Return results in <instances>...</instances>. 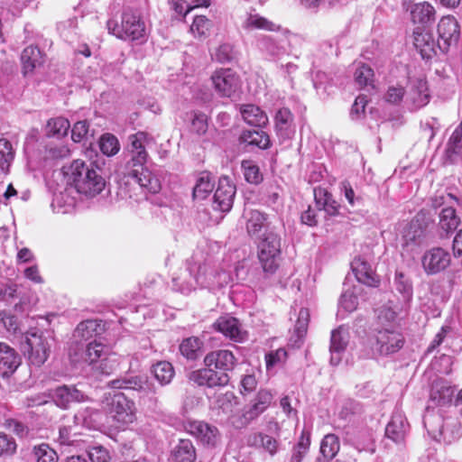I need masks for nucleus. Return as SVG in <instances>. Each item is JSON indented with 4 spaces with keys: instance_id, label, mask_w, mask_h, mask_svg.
<instances>
[{
    "instance_id": "f257e3e1",
    "label": "nucleus",
    "mask_w": 462,
    "mask_h": 462,
    "mask_svg": "<svg viewBox=\"0 0 462 462\" xmlns=\"http://www.w3.org/2000/svg\"><path fill=\"white\" fill-rule=\"evenodd\" d=\"M204 363L207 367L191 372L189 379L199 386L221 387L229 383L228 373L234 369L236 359L231 351L219 349L207 354Z\"/></svg>"
},
{
    "instance_id": "f03ea898",
    "label": "nucleus",
    "mask_w": 462,
    "mask_h": 462,
    "mask_svg": "<svg viewBox=\"0 0 462 462\" xmlns=\"http://www.w3.org/2000/svg\"><path fill=\"white\" fill-rule=\"evenodd\" d=\"M376 349L381 355L398 352L404 344V337L396 323V312L387 306L378 310L375 328Z\"/></svg>"
},
{
    "instance_id": "7ed1b4c3",
    "label": "nucleus",
    "mask_w": 462,
    "mask_h": 462,
    "mask_svg": "<svg viewBox=\"0 0 462 462\" xmlns=\"http://www.w3.org/2000/svg\"><path fill=\"white\" fill-rule=\"evenodd\" d=\"M64 174L68 184L73 186L79 193L94 197L106 186L105 179L97 171L93 162L75 160L65 168Z\"/></svg>"
},
{
    "instance_id": "20e7f679",
    "label": "nucleus",
    "mask_w": 462,
    "mask_h": 462,
    "mask_svg": "<svg viewBox=\"0 0 462 462\" xmlns=\"http://www.w3.org/2000/svg\"><path fill=\"white\" fill-rule=\"evenodd\" d=\"M106 27L109 33L118 39L137 41L145 37L146 28L139 14L132 9H126L122 14L121 24L115 20H108Z\"/></svg>"
},
{
    "instance_id": "39448f33",
    "label": "nucleus",
    "mask_w": 462,
    "mask_h": 462,
    "mask_svg": "<svg viewBox=\"0 0 462 462\" xmlns=\"http://www.w3.org/2000/svg\"><path fill=\"white\" fill-rule=\"evenodd\" d=\"M147 142L148 134L144 132H137L129 136L130 159L120 170V174L125 178H136L138 171L146 168L144 165L148 158L145 149Z\"/></svg>"
},
{
    "instance_id": "423d86ee",
    "label": "nucleus",
    "mask_w": 462,
    "mask_h": 462,
    "mask_svg": "<svg viewBox=\"0 0 462 462\" xmlns=\"http://www.w3.org/2000/svg\"><path fill=\"white\" fill-rule=\"evenodd\" d=\"M281 254V238L272 231H266L258 244V259L264 273L273 274L278 268Z\"/></svg>"
},
{
    "instance_id": "0eeeda50",
    "label": "nucleus",
    "mask_w": 462,
    "mask_h": 462,
    "mask_svg": "<svg viewBox=\"0 0 462 462\" xmlns=\"http://www.w3.org/2000/svg\"><path fill=\"white\" fill-rule=\"evenodd\" d=\"M23 350L31 365L40 367L48 359L51 345L46 337L36 331L26 332Z\"/></svg>"
},
{
    "instance_id": "6e6552de",
    "label": "nucleus",
    "mask_w": 462,
    "mask_h": 462,
    "mask_svg": "<svg viewBox=\"0 0 462 462\" xmlns=\"http://www.w3.org/2000/svg\"><path fill=\"white\" fill-rule=\"evenodd\" d=\"M106 411L118 426L128 425L135 420L134 403L122 393L106 399Z\"/></svg>"
},
{
    "instance_id": "1a4fd4ad",
    "label": "nucleus",
    "mask_w": 462,
    "mask_h": 462,
    "mask_svg": "<svg viewBox=\"0 0 462 462\" xmlns=\"http://www.w3.org/2000/svg\"><path fill=\"white\" fill-rule=\"evenodd\" d=\"M428 433L439 442L450 444L458 439V429L455 423L445 422L439 415L428 416L424 420Z\"/></svg>"
},
{
    "instance_id": "9d476101",
    "label": "nucleus",
    "mask_w": 462,
    "mask_h": 462,
    "mask_svg": "<svg viewBox=\"0 0 462 462\" xmlns=\"http://www.w3.org/2000/svg\"><path fill=\"white\" fill-rule=\"evenodd\" d=\"M236 193V188L231 180L227 176H221L213 196V209L222 213L229 212L233 207Z\"/></svg>"
},
{
    "instance_id": "9b49d317",
    "label": "nucleus",
    "mask_w": 462,
    "mask_h": 462,
    "mask_svg": "<svg viewBox=\"0 0 462 462\" xmlns=\"http://www.w3.org/2000/svg\"><path fill=\"white\" fill-rule=\"evenodd\" d=\"M50 397L61 409H69L72 403L88 401V396L84 392L78 389L75 385L66 384L51 390Z\"/></svg>"
},
{
    "instance_id": "f8f14e48",
    "label": "nucleus",
    "mask_w": 462,
    "mask_h": 462,
    "mask_svg": "<svg viewBox=\"0 0 462 462\" xmlns=\"http://www.w3.org/2000/svg\"><path fill=\"white\" fill-rule=\"evenodd\" d=\"M185 430L207 447H215L220 439L217 428L202 420L188 421Z\"/></svg>"
},
{
    "instance_id": "ddd939ff",
    "label": "nucleus",
    "mask_w": 462,
    "mask_h": 462,
    "mask_svg": "<svg viewBox=\"0 0 462 462\" xmlns=\"http://www.w3.org/2000/svg\"><path fill=\"white\" fill-rule=\"evenodd\" d=\"M438 48L447 52L449 47L457 43L460 35L459 25L452 16H444L438 24Z\"/></svg>"
},
{
    "instance_id": "4468645a",
    "label": "nucleus",
    "mask_w": 462,
    "mask_h": 462,
    "mask_svg": "<svg viewBox=\"0 0 462 462\" xmlns=\"http://www.w3.org/2000/svg\"><path fill=\"white\" fill-rule=\"evenodd\" d=\"M211 81L215 91L220 97H231L238 88V76L230 69L216 70L211 75Z\"/></svg>"
},
{
    "instance_id": "2eb2a0df",
    "label": "nucleus",
    "mask_w": 462,
    "mask_h": 462,
    "mask_svg": "<svg viewBox=\"0 0 462 462\" xmlns=\"http://www.w3.org/2000/svg\"><path fill=\"white\" fill-rule=\"evenodd\" d=\"M450 254L440 247H435L425 252L421 258L423 270L429 275L437 274L450 264Z\"/></svg>"
},
{
    "instance_id": "dca6fc26",
    "label": "nucleus",
    "mask_w": 462,
    "mask_h": 462,
    "mask_svg": "<svg viewBox=\"0 0 462 462\" xmlns=\"http://www.w3.org/2000/svg\"><path fill=\"white\" fill-rule=\"evenodd\" d=\"M213 328L235 342H244L247 338V332L235 317L230 315L220 316L214 323Z\"/></svg>"
},
{
    "instance_id": "f3484780",
    "label": "nucleus",
    "mask_w": 462,
    "mask_h": 462,
    "mask_svg": "<svg viewBox=\"0 0 462 462\" xmlns=\"http://www.w3.org/2000/svg\"><path fill=\"white\" fill-rule=\"evenodd\" d=\"M21 71L24 77H32L45 62V54L36 45L24 48L20 56Z\"/></svg>"
},
{
    "instance_id": "a211bd4d",
    "label": "nucleus",
    "mask_w": 462,
    "mask_h": 462,
    "mask_svg": "<svg viewBox=\"0 0 462 462\" xmlns=\"http://www.w3.org/2000/svg\"><path fill=\"white\" fill-rule=\"evenodd\" d=\"M462 160V121L448 138L442 162L444 165L457 164Z\"/></svg>"
},
{
    "instance_id": "6ab92c4d",
    "label": "nucleus",
    "mask_w": 462,
    "mask_h": 462,
    "mask_svg": "<svg viewBox=\"0 0 462 462\" xmlns=\"http://www.w3.org/2000/svg\"><path fill=\"white\" fill-rule=\"evenodd\" d=\"M274 128L281 142L292 139L295 134L294 116L289 108L282 107L276 112Z\"/></svg>"
},
{
    "instance_id": "aec40b11",
    "label": "nucleus",
    "mask_w": 462,
    "mask_h": 462,
    "mask_svg": "<svg viewBox=\"0 0 462 462\" xmlns=\"http://www.w3.org/2000/svg\"><path fill=\"white\" fill-rule=\"evenodd\" d=\"M109 384L115 389L134 390L144 394H154L156 393L155 385L146 376L135 375L116 379L111 381Z\"/></svg>"
},
{
    "instance_id": "412c9836",
    "label": "nucleus",
    "mask_w": 462,
    "mask_h": 462,
    "mask_svg": "<svg viewBox=\"0 0 462 462\" xmlns=\"http://www.w3.org/2000/svg\"><path fill=\"white\" fill-rule=\"evenodd\" d=\"M349 337L348 330L342 326L332 330L329 346L331 365H337L341 362L348 345Z\"/></svg>"
},
{
    "instance_id": "4be33fe9",
    "label": "nucleus",
    "mask_w": 462,
    "mask_h": 462,
    "mask_svg": "<svg viewBox=\"0 0 462 462\" xmlns=\"http://www.w3.org/2000/svg\"><path fill=\"white\" fill-rule=\"evenodd\" d=\"M22 362L17 351L4 342H0V375L9 377L12 375Z\"/></svg>"
},
{
    "instance_id": "5701e85b",
    "label": "nucleus",
    "mask_w": 462,
    "mask_h": 462,
    "mask_svg": "<svg viewBox=\"0 0 462 462\" xmlns=\"http://www.w3.org/2000/svg\"><path fill=\"white\" fill-rule=\"evenodd\" d=\"M414 46L423 59H430L436 54L438 42H436L432 34L424 28L418 27L413 32Z\"/></svg>"
},
{
    "instance_id": "b1692460",
    "label": "nucleus",
    "mask_w": 462,
    "mask_h": 462,
    "mask_svg": "<svg viewBox=\"0 0 462 462\" xmlns=\"http://www.w3.org/2000/svg\"><path fill=\"white\" fill-rule=\"evenodd\" d=\"M352 270L359 283L369 287H377L380 283L379 277L375 274L369 263L358 257L352 262Z\"/></svg>"
},
{
    "instance_id": "393cba45",
    "label": "nucleus",
    "mask_w": 462,
    "mask_h": 462,
    "mask_svg": "<svg viewBox=\"0 0 462 462\" xmlns=\"http://www.w3.org/2000/svg\"><path fill=\"white\" fill-rule=\"evenodd\" d=\"M454 393V387L445 380L439 379L431 384L430 401L434 405L443 406L451 402Z\"/></svg>"
},
{
    "instance_id": "a878e982",
    "label": "nucleus",
    "mask_w": 462,
    "mask_h": 462,
    "mask_svg": "<svg viewBox=\"0 0 462 462\" xmlns=\"http://www.w3.org/2000/svg\"><path fill=\"white\" fill-rule=\"evenodd\" d=\"M407 428L404 417L395 413L385 428V436L397 444L402 443L405 439Z\"/></svg>"
},
{
    "instance_id": "bb28decb",
    "label": "nucleus",
    "mask_w": 462,
    "mask_h": 462,
    "mask_svg": "<svg viewBox=\"0 0 462 462\" xmlns=\"http://www.w3.org/2000/svg\"><path fill=\"white\" fill-rule=\"evenodd\" d=\"M240 112L244 121L253 126L263 127L268 123V116L259 106L247 104L243 105Z\"/></svg>"
},
{
    "instance_id": "cd10ccee",
    "label": "nucleus",
    "mask_w": 462,
    "mask_h": 462,
    "mask_svg": "<svg viewBox=\"0 0 462 462\" xmlns=\"http://www.w3.org/2000/svg\"><path fill=\"white\" fill-rule=\"evenodd\" d=\"M273 395L267 390H261L257 393L251 403L245 406L248 415L254 421L263 413L272 403Z\"/></svg>"
},
{
    "instance_id": "c85d7f7f",
    "label": "nucleus",
    "mask_w": 462,
    "mask_h": 462,
    "mask_svg": "<svg viewBox=\"0 0 462 462\" xmlns=\"http://www.w3.org/2000/svg\"><path fill=\"white\" fill-rule=\"evenodd\" d=\"M459 224L460 218L454 208L448 206L441 209L439 214V227L441 234L444 233L448 236L458 227Z\"/></svg>"
},
{
    "instance_id": "c756f323",
    "label": "nucleus",
    "mask_w": 462,
    "mask_h": 462,
    "mask_svg": "<svg viewBox=\"0 0 462 462\" xmlns=\"http://www.w3.org/2000/svg\"><path fill=\"white\" fill-rule=\"evenodd\" d=\"M246 231L252 237H259L260 232L267 227V215L259 210H249L245 213Z\"/></svg>"
},
{
    "instance_id": "7c9ffc66",
    "label": "nucleus",
    "mask_w": 462,
    "mask_h": 462,
    "mask_svg": "<svg viewBox=\"0 0 462 462\" xmlns=\"http://www.w3.org/2000/svg\"><path fill=\"white\" fill-rule=\"evenodd\" d=\"M411 20L414 23L426 26L435 20V9L428 2L415 4L411 9Z\"/></svg>"
},
{
    "instance_id": "2f4dec72",
    "label": "nucleus",
    "mask_w": 462,
    "mask_h": 462,
    "mask_svg": "<svg viewBox=\"0 0 462 462\" xmlns=\"http://www.w3.org/2000/svg\"><path fill=\"white\" fill-rule=\"evenodd\" d=\"M173 462H195L197 458L196 448L189 439H180L171 450Z\"/></svg>"
},
{
    "instance_id": "473e14b6",
    "label": "nucleus",
    "mask_w": 462,
    "mask_h": 462,
    "mask_svg": "<svg viewBox=\"0 0 462 462\" xmlns=\"http://www.w3.org/2000/svg\"><path fill=\"white\" fill-rule=\"evenodd\" d=\"M240 143L255 146L260 149H268L271 145L269 135L262 130H245L240 135Z\"/></svg>"
},
{
    "instance_id": "72a5a7b5",
    "label": "nucleus",
    "mask_w": 462,
    "mask_h": 462,
    "mask_svg": "<svg viewBox=\"0 0 462 462\" xmlns=\"http://www.w3.org/2000/svg\"><path fill=\"white\" fill-rule=\"evenodd\" d=\"M215 187V178L208 172H200L193 188V198L198 199H206Z\"/></svg>"
},
{
    "instance_id": "f704fd0d",
    "label": "nucleus",
    "mask_w": 462,
    "mask_h": 462,
    "mask_svg": "<svg viewBox=\"0 0 462 462\" xmlns=\"http://www.w3.org/2000/svg\"><path fill=\"white\" fill-rule=\"evenodd\" d=\"M393 284L395 290L402 295L404 302H409L412 299V282L403 271L396 270Z\"/></svg>"
},
{
    "instance_id": "c9c22d12",
    "label": "nucleus",
    "mask_w": 462,
    "mask_h": 462,
    "mask_svg": "<svg viewBox=\"0 0 462 462\" xmlns=\"http://www.w3.org/2000/svg\"><path fill=\"white\" fill-rule=\"evenodd\" d=\"M361 291L360 285L350 287L346 282L344 283V291L339 300V305L347 312L356 310L358 305L357 294Z\"/></svg>"
},
{
    "instance_id": "e433bc0d",
    "label": "nucleus",
    "mask_w": 462,
    "mask_h": 462,
    "mask_svg": "<svg viewBox=\"0 0 462 462\" xmlns=\"http://www.w3.org/2000/svg\"><path fill=\"white\" fill-rule=\"evenodd\" d=\"M136 178H128L146 189L151 193H157L161 189L159 180L147 169L138 171Z\"/></svg>"
},
{
    "instance_id": "4c0bfd02",
    "label": "nucleus",
    "mask_w": 462,
    "mask_h": 462,
    "mask_svg": "<svg viewBox=\"0 0 462 462\" xmlns=\"http://www.w3.org/2000/svg\"><path fill=\"white\" fill-rule=\"evenodd\" d=\"M99 327V323L95 319L82 321L77 326L73 337L80 341H88L98 333Z\"/></svg>"
},
{
    "instance_id": "58836bf2",
    "label": "nucleus",
    "mask_w": 462,
    "mask_h": 462,
    "mask_svg": "<svg viewBox=\"0 0 462 462\" xmlns=\"http://www.w3.org/2000/svg\"><path fill=\"white\" fill-rule=\"evenodd\" d=\"M152 373L161 385L169 384L174 376V368L167 361H161L152 366Z\"/></svg>"
},
{
    "instance_id": "ea45409f",
    "label": "nucleus",
    "mask_w": 462,
    "mask_h": 462,
    "mask_svg": "<svg viewBox=\"0 0 462 462\" xmlns=\"http://www.w3.org/2000/svg\"><path fill=\"white\" fill-rule=\"evenodd\" d=\"M340 443L338 437L329 433L324 436L320 442V453L327 460L333 459L338 453Z\"/></svg>"
},
{
    "instance_id": "a19ab883",
    "label": "nucleus",
    "mask_w": 462,
    "mask_h": 462,
    "mask_svg": "<svg viewBox=\"0 0 462 462\" xmlns=\"http://www.w3.org/2000/svg\"><path fill=\"white\" fill-rule=\"evenodd\" d=\"M243 27L246 30L262 29L266 31H277L280 29L279 25H276L273 22L258 14L249 15L245 21Z\"/></svg>"
},
{
    "instance_id": "79ce46f5",
    "label": "nucleus",
    "mask_w": 462,
    "mask_h": 462,
    "mask_svg": "<svg viewBox=\"0 0 462 462\" xmlns=\"http://www.w3.org/2000/svg\"><path fill=\"white\" fill-rule=\"evenodd\" d=\"M258 47L262 51L273 57H280L286 52L285 47L281 42L269 36L260 38Z\"/></svg>"
},
{
    "instance_id": "37998d69",
    "label": "nucleus",
    "mask_w": 462,
    "mask_h": 462,
    "mask_svg": "<svg viewBox=\"0 0 462 462\" xmlns=\"http://www.w3.org/2000/svg\"><path fill=\"white\" fill-rule=\"evenodd\" d=\"M69 127L70 124L66 118H52L47 123V134L48 136L60 138L67 135Z\"/></svg>"
},
{
    "instance_id": "c03bdc74",
    "label": "nucleus",
    "mask_w": 462,
    "mask_h": 462,
    "mask_svg": "<svg viewBox=\"0 0 462 462\" xmlns=\"http://www.w3.org/2000/svg\"><path fill=\"white\" fill-rule=\"evenodd\" d=\"M15 152L12 143L7 139H0V169L7 172L14 159Z\"/></svg>"
},
{
    "instance_id": "a18cd8bd",
    "label": "nucleus",
    "mask_w": 462,
    "mask_h": 462,
    "mask_svg": "<svg viewBox=\"0 0 462 462\" xmlns=\"http://www.w3.org/2000/svg\"><path fill=\"white\" fill-rule=\"evenodd\" d=\"M427 81L418 79L411 89V99L416 106L420 107L429 102Z\"/></svg>"
},
{
    "instance_id": "49530a36",
    "label": "nucleus",
    "mask_w": 462,
    "mask_h": 462,
    "mask_svg": "<svg viewBox=\"0 0 462 462\" xmlns=\"http://www.w3.org/2000/svg\"><path fill=\"white\" fill-rule=\"evenodd\" d=\"M200 347V340L198 337H190L181 342L180 351L186 358L194 360L198 357Z\"/></svg>"
},
{
    "instance_id": "de8ad7c7",
    "label": "nucleus",
    "mask_w": 462,
    "mask_h": 462,
    "mask_svg": "<svg viewBox=\"0 0 462 462\" xmlns=\"http://www.w3.org/2000/svg\"><path fill=\"white\" fill-rule=\"evenodd\" d=\"M244 176L248 183L257 185L262 182L263 175L259 167L251 160H245L241 163Z\"/></svg>"
},
{
    "instance_id": "09e8293b",
    "label": "nucleus",
    "mask_w": 462,
    "mask_h": 462,
    "mask_svg": "<svg viewBox=\"0 0 462 462\" xmlns=\"http://www.w3.org/2000/svg\"><path fill=\"white\" fill-rule=\"evenodd\" d=\"M32 455L36 462H57L58 456L54 449L50 448L48 444L42 443L34 446Z\"/></svg>"
},
{
    "instance_id": "8fccbe9b",
    "label": "nucleus",
    "mask_w": 462,
    "mask_h": 462,
    "mask_svg": "<svg viewBox=\"0 0 462 462\" xmlns=\"http://www.w3.org/2000/svg\"><path fill=\"white\" fill-rule=\"evenodd\" d=\"M107 353V348L102 343L97 342L96 340L87 344V354L86 363L92 365L98 359L104 358Z\"/></svg>"
},
{
    "instance_id": "3c124183",
    "label": "nucleus",
    "mask_w": 462,
    "mask_h": 462,
    "mask_svg": "<svg viewBox=\"0 0 462 462\" xmlns=\"http://www.w3.org/2000/svg\"><path fill=\"white\" fill-rule=\"evenodd\" d=\"M252 419L248 415L245 407L240 411H234L228 416L227 423L236 430H242L246 428L251 422Z\"/></svg>"
},
{
    "instance_id": "603ef678",
    "label": "nucleus",
    "mask_w": 462,
    "mask_h": 462,
    "mask_svg": "<svg viewBox=\"0 0 462 462\" xmlns=\"http://www.w3.org/2000/svg\"><path fill=\"white\" fill-rule=\"evenodd\" d=\"M99 148L104 154L112 156L118 152L120 145L115 135L106 134L99 140Z\"/></svg>"
},
{
    "instance_id": "864d4df0",
    "label": "nucleus",
    "mask_w": 462,
    "mask_h": 462,
    "mask_svg": "<svg viewBox=\"0 0 462 462\" xmlns=\"http://www.w3.org/2000/svg\"><path fill=\"white\" fill-rule=\"evenodd\" d=\"M354 77L356 83L360 88L370 86L374 80V70L371 67L362 64L356 69Z\"/></svg>"
},
{
    "instance_id": "5fc2aeb1",
    "label": "nucleus",
    "mask_w": 462,
    "mask_h": 462,
    "mask_svg": "<svg viewBox=\"0 0 462 462\" xmlns=\"http://www.w3.org/2000/svg\"><path fill=\"white\" fill-rule=\"evenodd\" d=\"M190 131L198 135H202L208 131V117L207 116L199 111L191 113Z\"/></svg>"
},
{
    "instance_id": "6e6d98bb",
    "label": "nucleus",
    "mask_w": 462,
    "mask_h": 462,
    "mask_svg": "<svg viewBox=\"0 0 462 462\" xmlns=\"http://www.w3.org/2000/svg\"><path fill=\"white\" fill-rule=\"evenodd\" d=\"M310 320V313L307 309H300L298 315V319L295 324L294 332L298 337L296 342L300 341L307 333L308 325Z\"/></svg>"
},
{
    "instance_id": "4d7b16f0",
    "label": "nucleus",
    "mask_w": 462,
    "mask_h": 462,
    "mask_svg": "<svg viewBox=\"0 0 462 462\" xmlns=\"http://www.w3.org/2000/svg\"><path fill=\"white\" fill-rule=\"evenodd\" d=\"M254 444L260 445L271 455H274L278 448L277 440L266 434L258 433L254 436Z\"/></svg>"
},
{
    "instance_id": "13d9d810",
    "label": "nucleus",
    "mask_w": 462,
    "mask_h": 462,
    "mask_svg": "<svg viewBox=\"0 0 462 462\" xmlns=\"http://www.w3.org/2000/svg\"><path fill=\"white\" fill-rule=\"evenodd\" d=\"M87 344L83 341L75 339L69 350V356L73 363H86Z\"/></svg>"
},
{
    "instance_id": "bf43d9fd",
    "label": "nucleus",
    "mask_w": 462,
    "mask_h": 462,
    "mask_svg": "<svg viewBox=\"0 0 462 462\" xmlns=\"http://www.w3.org/2000/svg\"><path fill=\"white\" fill-rule=\"evenodd\" d=\"M208 5L207 0H177L175 2V10L180 14L186 16L194 8Z\"/></svg>"
},
{
    "instance_id": "052dcab7",
    "label": "nucleus",
    "mask_w": 462,
    "mask_h": 462,
    "mask_svg": "<svg viewBox=\"0 0 462 462\" xmlns=\"http://www.w3.org/2000/svg\"><path fill=\"white\" fill-rule=\"evenodd\" d=\"M372 442L373 433L369 430L358 431L352 439V444L359 452L366 450Z\"/></svg>"
},
{
    "instance_id": "680f3d73",
    "label": "nucleus",
    "mask_w": 462,
    "mask_h": 462,
    "mask_svg": "<svg viewBox=\"0 0 462 462\" xmlns=\"http://www.w3.org/2000/svg\"><path fill=\"white\" fill-rule=\"evenodd\" d=\"M189 275V281H182L180 277L173 278V289L184 294H188L194 291L196 289L197 284L199 283L198 278L196 276H192L190 273Z\"/></svg>"
},
{
    "instance_id": "e2e57ef3",
    "label": "nucleus",
    "mask_w": 462,
    "mask_h": 462,
    "mask_svg": "<svg viewBox=\"0 0 462 462\" xmlns=\"http://www.w3.org/2000/svg\"><path fill=\"white\" fill-rule=\"evenodd\" d=\"M17 444L14 439L0 432V457H11L16 452Z\"/></svg>"
},
{
    "instance_id": "0e129e2a",
    "label": "nucleus",
    "mask_w": 462,
    "mask_h": 462,
    "mask_svg": "<svg viewBox=\"0 0 462 462\" xmlns=\"http://www.w3.org/2000/svg\"><path fill=\"white\" fill-rule=\"evenodd\" d=\"M88 456L92 462H110L109 451L101 445L88 447Z\"/></svg>"
},
{
    "instance_id": "69168bd1",
    "label": "nucleus",
    "mask_w": 462,
    "mask_h": 462,
    "mask_svg": "<svg viewBox=\"0 0 462 462\" xmlns=\"http://www.w3.org/2000/svg\"><path fill=\"white\" fill-rule=\"evenodd\" d=\"M217 404L223 412L232 414L234 407L238 404V400L232 392H227L217 397Z\"/></svg>"
},
{
    "instance_id": "338daca9",
    "label": "nucleus",
    "mask_w": 462,
    "mask_h": 462,
    "mask_svg": "<svg viewBox=\"0 0 462 462\" xmlns=\"http://www.w3.org/2000/svg\"><path fill=\"white\" fill-rule=\"evenodd\" d=\"M89 125L88 121L77 122L71 130V138L74 142H80L88 134Z\"/></svg>"
},
{
    "instance_id": "774afa93",
    "label": "nucleus",
    "mask_w": 462,
    "mask_h": 462,
    "mask_svg": "<svg viewBox=\"0 0 462 462\" xmlns=\"http://www.w3.org/2000/svg\"><path fill=\"white\" fill-rule=\"evenodd\" d=\"M453 364L452 357L448 355H441L433 364L436 370L441 374H448Z\"/></svg>"
}]
</instances>
